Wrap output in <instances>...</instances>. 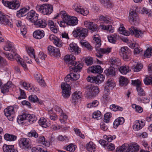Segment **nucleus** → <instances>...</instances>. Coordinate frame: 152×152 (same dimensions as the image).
<instances>
[{"label":"nucleus","instance_id":"1","mask_svg":"<svg viewBox=\"0 0 152 152\" xmlns=\"http://www.w3.org/2000/svg\"><path fill=\"white\" fill-rule=\"evenodd\" d=\"M88 31L87 29L81 27H77L72 32L74 37L80 39H85L88 36Z\"/></svg>","mask_w":152,"mask_h":152},{"label":"nucleus","instance_id":"2","mask_svg":"<svg viewBox=\"0 0 152 152\" xmlns=\"http://www.w3.org/2000/svg\"><path fill=\"white\" fill-rule=\"evenodd\" d=\"M36 9L37 11L45 15L50 14L53 11V5L48 4H45L42 5H37Z\"/></svg>","mask_w":152,"mask_h":152},{"label":"nucleus","instance_id":"3","mask_svg":"<svg viewBox=\"0 0 152 152\" xmlns=\"http://www.w3.org/2000/svg\"><path fill=\"white\" fill-rule=\"evenodd\" d=\"M18 141L19 146L21 149L26 150L31 148V141L29 138H21Z\"/></svg>","mask_w":152,"mask_h":152},{"label":"nucleus","instance_id":"4","mask_svg":"<svg viewBox=\"0 0 152 152\" xmlns=\"http://www.w3.org/2000/svg\"><path fill=\"white\" fill-rule=\"evenodd\" d=\"M2 2L5 6L12 10H16L20 6L19 1L17 0L5 1L2 0Z\"/></svg>","mask_w":152,"mask_h":152},{"label":"nucleus","instance_id":"5","mask_svg":"<svg viewBox=\"0 0 152 152\" xmlns=\"http://www.w3.org/2000/svg\"><path fill=\"white\" fill-rule=\"evenodd\" d=\"M73 9L78 13L83 16H86L89 13V10L86 8H83L79 4L75 3L73 6Z\"/></svg>","mask_w":152,"mask_h":152},{"label":"nucleus","instance_id":"6","mask_svg":"<svg viewBox=\"0 0 152 152\" xmlns=\"http://www.w3.org/2000/svg\"><path fill=\"white\" fill-rule=\"evenodd\" d=\"M61 87L63 97L65 98H68L70 94V86L66 83H63L61 85Z\"/></svg>","mask_w":152,"mask_h":152},{"label":"nucleus","instance_id":"7","mask_svg":"<svg viewBox=\"0 0 152 152\" xmlns=\"http://www.w3.org/2000/svg\"><path fill=\"white\" fill-rule=\"evenodd\" d=\"M9 16L5 15L0 11V22L2 24L8 25L10 27L12 26V22L10 20Z\"/></svg>","mask_w":152,"mask_h":152},{"label":"nucleus","instance_id":"8","mask_svg":"<svg viewBox=\"0 0 152 152\" xmlns=\"http://www.w3.org/2000/svg\"><path fill=\"white\" fill-rule=\"evenodd\" d=\"M104 76L102 74H100L96 77L88 76L87 80L91 83H94L97 84H99L102 82L104 79Z\"/></svg>","mask_w":152,"mask_h":152},{"label":"nucleus","instance_id":"9","mask_svg":"<svg viewBox=\"0 0 152 152\" xmlns=\"http://www.w3.org/2000/svg\"><path fill=\"white\" fill-rule=\"evenodd\" d=\"M120 54L123 59L128 61L130 59L131 55L130 50L125 47H121L120 50Z\"/></svg>","mask_w":152,"mask_h":152},{"label":"nucleus","instance_id":"10","mask_svg":"<svg viewBox=\"0 0 152 152\" xmlns=\"http://www.w3.org/2000/svg\"><path fill=\"white\" fill-rule=\"evenodd\" d=\"M132 84L133 85L136 86V89L138 95L140 96H144L145 95V91L140 86L141 82L139 80H132Z\"/></svg>","mask_w":152,"mask_h":152},{"label":"nucleus","instance_id":"11","mask_svg":"<svg viewBox=\"0 0 152 152\" xmlns=\"http://www.w3.org/2000/svg\"><path fill=\"white\" fill-rule=\"evenodd\" d=\"M13 110L14 108L12 107V106H10L4 109V111L5 115L11 121L13 120L14 114L15 113Z\"/></svg>","mask_w":152,"mask_h":152},{"label":"nucleus","instance_id":"12","mask_svg":"<svg viewBox=\"0 0 152 152\" xmlns=\"http://www.w3.org/2000/svg\"><path fill=\"white\" fill-rule=\"evenodd\" d=\"M129 29L130 31V34L134 35L136 37L140 38L143 36V32L138 30L135 27L132 26L131 28H129Z\"/></svg>","mask_w":152,"mask_h":152},{"label":"nucleus","instance_id":"13","mask_svg":"<svg viewBox=\"0 0 152 152\" xmlns=\"http://www.w3.org/2000/svg\"><path fill=\"white\" fill-rule=\"evenodd\" d=\"M129 22L132 24L136 25L138 22L137 14L135 11H131L130 12L129 16Z\"/></svg>","mask_w":152,"mask_h":152},{"label":"nucleus","instance_id":"14","mask_svg":"<svg viewBox=\"0 0 152 152\" xmlns=\"http://www.w3.org/2000/svg\"><path fill=\"white\" fill-rule=\"evenodd\" d=\"M26 18L28 20L34 23L38 18V15L33 10L30 11L27 14Z\"/></svg>","mask_w":152,"mask_h":152},{"label":"nucleus","instance_id":"15","mask_svg":"<svg viewBox=\"0 0 152 152\" xmlns=\"http://www.w3.org/2000/svg\"><path fill=\"white\" fill-rule=\"evenodd\" d=\"M84 24L85 27L88 28L91 33H93L98 31V26L96 24L94 23L93 22L86 21L84 22Z\"/></svg>","mask_w":152,"mask_h":152},{"label":"nucleus","instance_id":"16","mask_svg":"<svg viewBox=\"0 0 152 152\" xmlns=\"http://www.w3.org/2000/svg\"><path fill=\"white\" fill-rule=\"evenodd\" d=\"M60 16L62 18V20L66 22V24L68 25V22H69L71 18L70 16L67 15L65 11H61L59 14H58L54 18H57Z\"/></svg>","mask_w":152,"mask_h":152},{"label":"nucleus","instance_id":"17","mask_svg":"<svg viewBox=\"0 0 152 152\" xmlns=\"http://www.w3.org/2000/svg\"><path fill=\"white\" fill-rule=\"evenodd\" d=\"M48 50L49 53L50 55L57 57H60V53L58 48L49 46L48 47Z\"/></svg>","mask_w":152,"mask_h":152},{"label":"nucleus","instance_id":"18","mask_svg":"<svg viewBox=\"0 0 152 152\" xmlns=\"http://www.w3.org/2000/svg\"><path fill=\"white\" fill-rule=\"evenodd\" d=\"M99 92V88L96 86H91L86 91L87 95L89 96L95 95Z\"/></svg>","mask_w":152,"mask_h":152},{"label":"nucleus","instance_id":"19","mask_svg":"<svg viewBox=\"0 0 152 152\" xmlns=\"http://www.w3.org/2000/svg\"><path fill=\"white\" fill-rule=\"evenodd\" d=\"M49 38L57 47H60L62 46L63 42L62 41L54 35H50Z\"/></svg>","mask_w":152,"mask_h":152},{"label":"nucleus","instance_id":"20","mask_svg":"<svg viewBox=\"0 0 152 152\" xmlns=\"http://www.w3.org/2000/svg\"><path fill=\"white\" fill-rule=\"evenodd\" d=\"M64 59L66 63L69 66L74 65L75 64L74 60L76 59L75 57L72 54L66 55L64 57Z\"/></svg>","mask_w":152,"mask_h":152},{"label":"nucleus","instance_id":"21","mask_svg":"<svg viewBox=\"0 0 152 152\" xmlns=\"http://www.w3.org/2000/svg\"><path fill=\"white\" fill-rule=\"evenodd\" d=\"M34 25L37 28H44L46 27L47 25L46 21L42 19H37L34 23Z\"/></svg>","mask_w":152,"mask_h":152},{"label":"nucleus","instance_id":"22","mask_svg":"<svg viewBox=\"0 0 152 152\" xmlns=\"http://www.w3.org/2000/svg\"><path fill=\"white\" fill-rule=\"evenodd\" d=\"M145 125L144 121H140L138 120L135 121L133 125L134 130L137 131L141 129Z\"/></svg>","mask_w":152,"mask_h":152},{"label":"nucleus","instance_id":"23","mask_svg":"<svg viewBox=\"0 0 152 152\" xmlns=\"http://www.w3.org/2000/svg\"><path fill=\"white\" fill-rule=\"evenodd\" d=\"M102 69L99 65L91 66L88 69V72H91L94 73H100L102 72Z\"/></svg>","mask_w":152,"mask_h":152},{"label":"nucleus","instance_id":"24","mask_svg":"<svg viewBox=\"0 0 152 152\" xmlns=\"http://www.w3.org/2000/svg\"><path fill=\"white\" fill-rule=\"evenodd\" d=\"M69 50L72 53L76 55L80 53L81 51L80 48L76 44L73 43L70 44Z\"/></svg>","mask_w":152,"mask_h":152},{"label":"nucleus","instance_id":"25","mask_svg":"<svg viewBox=\"0 0 152 152\" xmlns=\"http://www.w3.org/2000/svg\"><path fill=\"white\" fill-rule=\"evenodd\" d=\"M33 35L35 38L40 39L44 37L45 32L43 30H37L34 32Z\"/></svg>","mask_w":152,"mask_h":152},{"label":"nucleus","instance_id":"26","mask_svg":"<svg viewBox=\"0 0 152 152\" xmlns=\"http://www.w3.org/2000/svg\"><path fill=\"white\" fill-rule=\"evenodd\" d=\"M4 50L7 51H11L12 53H14L15 50L12 43L10 41H7L4 47Z\"/></svg>","mask_w":152,"mask_h":152},{"label":"nucleus","instance_id":"27","mask_svg":"<svg viewBox=\"0 0 152 152\" xmlns=\"http://www.w3.org/2000/svg\"><path fill=\"white\" fill-rule=\"evenodd\" d=\"M3 150L4 152H18L13 145L4 144L3 146Z\"/></svg>","mask_w":152,"mask_h":152},{"label":"nucleus","instance_id":"28","mask_svg":"<svg viewBox=\"0 0 152 152\" xmlns=\"http://www.w3.org/2000/svg\"><path fill=\"white\" fill-rule=\"evenodd\" d=\"M75 63L74 65H73L74 66L73 67L70 68V69L71 71L78 73L82 70L83 65L80 63L77 64L76 62H75Z\"/></svg>","mask_w":152,"mask_h":152},{"label":"nucleus","instance_id":"29","mask_svg":"<svg viewBox=\"0 0 152 152\" xmlns=\"http://www.w3.org/2000/svg\"><path fill=\"white\" fill-rule=\"evenodd\" d=\"M15 53V52H14V53H13L14 54V55L15 58L17 61L18 63L20 64L22 66L23 68L24 69H26V64L23 61V59L21 58L20 56L18 54L16 53Z\"/></svg>","mask_w":152,"mask_h":152},{"label":"nucleus","instance_id":"30","mask_svg":"<svg viewBox=\"0 0 152 152\" xmlns=\"http://www.w3.org/2000/svg\"><path fill=\"white\" fill-rule=\"evenodd\" d=\"M99 20L102 23L104 24H110L112 22L111 18L109 16L101 15L99 17Z\"/></svg>","mask_w":152,"mask_h":152},{"label":"nucleus","instance_id":"31","mask_svg":"<svg viewBox=\"0 0 152 152\" xmlns=\"http://www.w3.org/2000/svg\"><path fill=\"white\" fill-rule=\"evenodd\" d=\"M81 92L80 91L75 92L72 95V102L76 104L78 102V99L81 98Z\"/></svg>","mask_w":152,"mask_h":152},{"label":"nucleus","instance_id":"32","mask_svg":"<svg viewBox=\"0 0 152 152\" xmlns=\"http://www.w3.org/2000/svg\"><path fill=\"white\" fill-rule=\"evenodd\" d=\"M27 52L28 55L32 58L35 59V61L37 64H39V63L40 62L39 59L37 58H36L35 56L34 55V49L32 47L28 48L27 50Z\"/></svg>","mask_w":152,"mask_h":152},{"label":"nucleus","instance_id":"33","mask_svg":"<svg viewBox=\"0 0 152 152\" xmlns=\"http://www.w3.org/2000/svg\"><path fill=\"white\" fill-rule=\"evenodd\" d=\"M100 50L98 52V54L96 55V56L99 58H101L103 54H107L111 51V48H101L99 49Z\"/></svg>","mask_w":152,"mask_h":152},{"label":"nucleus","instance_id":"34","mask_svg":"<svg viewBox=\"0 0 152 152\" xmlns=\"http://www.w3.org/2000/svg\"><path fill=\"white\" fill-rule=\"evenodd\" d=\"M125 120L124 118L120 117L116 119L113 123L114 128H116L120 125L122 124L124 122Z\"/></svg>","mask_w":152,"mask_h":152},{"label":"nucleus","instance_id":"35","mask_svg":"<svg viewBox=\"0 0 152 152\" xmlns=\"http://www.w3.org/2000/svg\"><path fill=\"white\" fill-rule=\"evenodd\" d=\"M38 142L45 145V146L49 147L50 145V143L47 140H46L44 136H39L38 139Z\"/></svg>","mask_w":152,"mask_h":152},{"label":"nucleus","instance_id":"36","mask_svg":"<svg viewBox=\"0 0 152 152\" xmlns=\"http://www.w3.org/2000/svg\"><path fill=\"white\" fill-rule=\"evenodd\" d=\"M29 100L33 102H37L40 104H42L43 102L42 101L39 100L37 96L35 95H31L28 97Z\"/></svg>","mask_w":152,"mask_h":152},{"label":"nucleus","instance_id":"37","mask_svg":"<svg viewBox=\"0 0 152 152\" xmlns=\"http://www.w3.org/2000/svg\"><path fill=\"white\" fill-rule=\"evenodd\" d=\"M104 73L107 76H114L115 75V69L113 67H110L104 71Z\"/></svg>","mask_w":152,"mask_h":152},{"label":"nucleus","instance_id":"38","mask_svg":"<svg viewBox=\"0 0 152 152\" xmlns=\"http://www.w3.org/2000/svg\"><path fill=\"white\" fill-rule=\"evenodd\" d=\"M12 83L10 81L8 82L5 84L1 89V92L3 94L8 92L9 91V88L12 86Z\"/></svg>","mask_w":152,"mask_h":152},{"label":"nucleus","instance_id":"39","mask_svg":"<svg viewBox=\"0 0 152 152\" xmlns=\"http://www.w3.org/2000/svg\"><path fill=\"white\" fill-rule=\"evenodd\" d=\"M34 76L35 79L41 86H45V84L44 82V81L42 79L41 76L40 74L36 73L34 74Z\"/></svg>","mask_w":152,"mask_h":152},{"label":"nucleus","instance_id":"40","mask_svg":"<svg viewBox=\"0 0 152 152\" xmlns=\"http://www.w3.org/2000/svg\"><path fill=\"white\" fill-rule=\"evenodd\" d=\"M110 62V64L114 67L119 66L121 64L120 59L115 57L111 58Z\"/></svg>","mask_w":152,"mask_h":152},{"label":"nucleus","instance_id":"41","mask_svg":"<svg viewBox=\"0 0 152 152\" xmlns=\"http://www.w3.org/2000/svg\"><path fill=\"white\" fill-rule=\"evenodd\" d=\"M139 150V147L136 144L133 143L128 145V152H137Z\"/></svg>","mask_w":152,"mask_h":152},{"label":"nucleus","instance_id":"42","mask_svg":"<svg viewBox=\"0 0 152 152\" xmlns=\"http://www.w3.org/2000/svg\"><path fill=\"white\" fill-rule=\"evenodd\" d=\"M28 10L29 9L26 8H22L17 11V16L19 18L25 16L26 15V13L28 12Z\"/></svg>","mask_w":152,"mask_h":152},{"label":"nucleus","instance_id":"43","mask_svg":"<svg viewBox=\"0 0 152 152\" xmlns=\"http://www.w3.org/2000/svg\"><path fill=\"white\" fill-rule=\"evenodd\" d=\"M86 149L90 152H94L96 148V145L92 142H90L86 145Z\"/></svg>","mask_w":152,"mask_h":152},{"label":"nucleus","instance_id":"44","mask_svg":"<svg viewBox=\"0 0 152 152\" xmlns=\"http://www.w3.org/2000/svg\"><path fill=\"white\" fill-rule=\"evenodd\" d=\"M117 152H128V145H123L120 147H118L116 149Z\"/></svg>","mask_w":152,"mask_h":152},{"label":"nucleus","instance_id":"45","mask_svg":"<svg viewBox=\"0 0 152 152\" xmlns=\"http://www.w3.org/2000/svg\"><path fill=\"white\" fill-rule=\"evenodd\" d=\"M4 139L8 141H11L16 140L17 139V136L9 134H5L4 136Z\"/></svg>","mask_w":152,"mask_h":152},{"label":"nucleus","instance_id":"46","mask_svg":"<svg viewBox=\"0 0 152 152\" xmlns=\"http://www.w3.org/2000/svg\"><path fill=\"white\" fill-rule=\"evenodd\" d=\"M100 27L102 29L107 30L110 33H113L114 31V28L110 25L105 26L104 25H101Z\"/></svg>","mask_w":152,"mask_h":152},{"label":"nucleus","instance_id":"47","mask_svg":"<svg viewBox=\"0 0 152 152\" xmlns=\"http://www.w3.org/2000/svg\"><path fill=\"white\" fill-rule=\"evenodd\" d=\"M116 84L113 80L111 79H108L105 85V87L113 88L115 86Z\"/></svg>","mask_w":152,"mask_h":152},{"label":"nucleus","instance_id":"48","mask_svg":"<svg viewBox=\"0 0 152 152\" xmlns=\"http://www.w3.org/2000/svg\"><path fill=\"white\" fill-rule=\"evenodd\" d=\"M27 120L30 124H32L36 121L37 118L34 115L27 114Z\"/></svg>","mask_w":152,"mask_h":152},{"label":"nucleus","instance_id":"49","mask_svg":"<svg viewBox=\"0 0 152 152\" xmlns=\"http://www.w3.org/2000/svg\"><path fill=\"white\" fill-rule=\"evenodd\" d=\"M119 32L120 34L128 36L130 34V31L129 32L126 31L125 28L123 26V25H121V26L119 28Z\"/></svg>","mask_w":152,"mask_h":152},{"label":"nucleus","instance_id":"50","mask_svg":"<svg viewBox=\"0 0 152 152\" xmlns=\"http://www.w3.org/2000/svg\"><path fill=\"white\" fill-rule=\"evenodd\" d=\"M120 72L122 74L125 75L129 71V67L127 66H123L120 67Z\"/></svg>","mask_w":152,"mask_h":152},{"label":"nucleus","instance_id":"51","mask_svg":"<svg viewBox=\"0 0 152 152\" xmlns=\"http://www.w3.org/2000/svg\"><path fill=\"white\" fill-rule=\"evenodd\" d=\"M143 66L141 64H137L136 65H133L131 68L132 70L134 72H138L140 71Z\"/></svg>","mask_w":152,"mask_h":152},{"label":"nucleus","instance_id":"52","mask_svg":"<svg viewBox=\"0 0 152 152\" xmlns=\"http://www.w3.org/2000/svg\"><path fill=\"white\" fill-rule=\"evenodd\" d=\"M110 108L111 110L114 111H122L123 110V108L122 107L116 105L115 104L111 105L110 106Z\"/></svg>","mask_w":152,"mask_h":152},{"label":"nucleus","instance_id":"53","mask_svg":"<svg viewBox=\"0 0 152 152\" xmlns=\"http://www.w3.org/2000/svg\"><path fill=\"white\" fill-rule=\"evenodd\" d=\"M119 82L121 85L126 86L128 82V79L124 77L121 76L119 78Z\"/></svg>","mask_w":152,"mask_h":152},{"label":"nucleus","instance_id":"54","mask_svg":"<svg viewBox=\"0 0 152 152\" xmlns=\"http://www.w3.org/2000/svg\"><path fill=\"white\" fill-rule=\"evenodd\" d=\"M78 22V20L77 18L75 17H72L70 19L68 25L71 26H75L76 25Z\"/></svg>","mask_w":152,"mask_h":152},{"label":"nucleus","instance_id":"55","mask_svg":"<svg viewBox=\"0 0 152 152\" xmlns=\"http://www.w3.org/2000/svg\"><path fill=\"white\" fill-rule=\"evenodd\" d=\"M46 120L44 118H40L39 121V123L40 126L46 128L49 126L46 123Z\"/></svg>","mask_w":152,"mask_h":152},{"label":"nucleus","instance_id":"56","mask_svg":"<svg viewBox=\"0 0 152 152\" xmlns=\"http://www.w3.org/2000/svg\"><path fill=\"white\" fill-rule=\"evenodd\" d=\"M27 113H24L21 115L18 116V117L17 121L19 123H21V121L25 120H27Z\"/></svg>","mask_w":152,"mask_h":152},{"label":"nucleus","instance_id":"57","mask_svg":"<svg viewBox=\"0 0 152 152\" xmlns=\"http://www.w3.org/2000/svg\"><path fill=\"white\" fill-rule=\"evenodd\" d=\"M152 49L151 48H148L144 52V56L148 58L150 57L152 54Z\"/></svg>","mask_w":152,"mask_h":152},{"label":"nucleus","instance_id":"58","mask_svg":"<svg viewBox=\"0 0 152 152\" xmlns=\"http://www.w3.org/2000/svg\"><path fill=\"white\" fill-rule=\"evenodd\" d=\"M144 82L147 85L152 84V76L150 75L148 77H146L144 79Z\"/></svg>","mask_w":152,"mask_h":152},{"label":"nucleus","instance_id":"59","mask_svg":"<svg viewBox=\"0 0 152 152\" xmlns=\"http://www.w3.org/2000/svg\"><path fill=\"white\" fill-rule=\"evenodd\" d=\"M99 102L97 100H95L92 102L90 103L87 104V106L88 108H91L93 107H97L99 104Z\"/></svg>","mask_w":152,"mask_h":152},{"label":"nucleus","instance_id":"60","mask_svg":"<svg viewBox=\"0 0 152 152\" xmlns=\"http://www.w3.org/2000/svg\"><path fill=\"white\" fill-rule=\"evenodd\" d=\"M28 136L29 137L37 138L38 137V134L35 130H32L28 133Z\"/></svg>","mask_w":152,"mask_h":152},{"label":"nucleus","instance_id":"61","mask_svg":"<svg viewBox=\"0 0 152 152\" xmlns=\"http://www.w3.org/2000/svg\"><path fill=\"white\" fill-rule=\"evenodd\" d=\"M101 3L106 7H110L111 4L109 0H100Z\"/></svg>","mask_w":152,"mask_h":152},{"label":"nucleus","instance_id":"62","mask_svg":"<svg viewBox=\"0 0 152 152\" xmlns=\"http://www.w3.org/2000/svg\"><path fill=\"white\" fill-rule=\"evenodd\" d=\"M111 113H106L104 115V122L107 123H109L110 120V118L111 117Z\"/></svg>","mask_w":152,"mask_h":152},{"label":"nucleus","instance_id":"63","mask_svg":"<svg viewBox=\"0 0 152 152\" xmlns=\"http://www.w3.org/2000/svg\"><path fill=\"white\" fill-rule=\"evenodd\" d=\"M132 107L133 108L135 109L136 111L139 113H141L143 111V109L140 106L137 105L135 104H133L132 105Z\"/></svg>","mask_w":152,"mask_h":152},{"label":"nucleus","instance_id":"64","mask_svg":"<svg viewBox=\"0 0 152 152\" xmlns=\"http://www.w3.org/2000/svg\"><path fill=\"white\" fill-rule=\"evenodd\" d=\"M76 147V146L75 145L71 143L66 147V149L68 151L74 152L75 151Z\"/></svg>","mask_w":152,"mask_h":152}]
</instances>
